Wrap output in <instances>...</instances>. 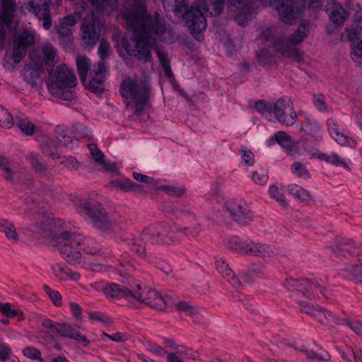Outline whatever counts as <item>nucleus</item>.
Returning a JSON list of instances; mask_svg holds the SVG:
<instances>
[{
    "label": "nucleus",
    "instance_id": "obj_1",
    "mask_svg": "<svg viewBox=\"0 0 362 362\" xmlns=\"http://www.w3.org/2000/svg\"><path fill=\"white\" fill-rule=\"evenodd\" d=\"M129 6H124L122 13L126 20L129 30L132 31V41L134 45L123 37L121 47L129 56L136 57L139 60L147 62L151 59V50L155 45L156 38L168 41L172 35L171 30L165 26L164 21L155 13L153 16L148 15L146 11V0H127ZM164 10L170 18V12L174 14L173 22H180L185 18V24L191 33L199 40L200 34L207 26L206 15L209 13L212 16H218L223 8L217 14H213L212 7L209 1L197 0L187 10V0H160ZM225 6V4L223 5ZM224 7V6H223Z\"/></svg>",
    "mask_w": 362,
    "mask_h": 362
},
{
    "label": "nucleus",
    "instance_id": "obj_2",
    "mask_svg": "<svg viewBox=\"0 0 362 362\" xmlns=\"http://www.w3.org/2000/svg\"><path fill=\"white\" fill-rule=\"evenodd\" d=\"M229 3L240 9L235 21L243 26L252 14V4L259 1L265 6L273 7L278 11L281 21L286 24L293 23L300 13V10L293 0H228Z\"/></svg>",
    "mask_w": 362,
    "mask_h": 362
},
{
    "label": "nucleus",
    "instance_id": "obj_3",
    "mask_svg": "<svg viewBox=\"0 0 362 362\" xmlns=\"http://www.w3.org/2000/svg\"><path fill=\"white\" fill-rule=\"evenodd\" d=\"M277 34L281 36L276 38L274 41L273 47L276 53L283 57L297 58L298 53L296 46L302 42L307 37L308 33L305 26L300 25L290 37L286 38L283 36L284 29L282 27L267 28L262 32L259 39L262 41L269 40Z\"/></svg>",
    "mask_w": 362,
    "mask_h": 362
},
{
    "label": "nucleus",
    "instance_id": "obj_4",
    "mask_svg": "<svg viewBox=\"0 0 362 362\" xmlns=\"http://www.w3.org/2000/svg\"><path fill=\"white\" fill-rule=\"evenodd\" d=\"M120 93L128 100L127 107L139 115L148 103L151 86L146 80L129 77L122 82Z\"/></svg>",
    "mask_w": 362,
    "mask_h": 362
},
{
    "label": "nucleus",
    "instance_id": "obj_5",
    "mask_svg": "<svg viewBox=\"0 0 362 362\" xmlns=\"http://www.w3.org/2000/svg\"><path fill=\"white\" fill-rule=\"evenodd\" d=\"M78 73L81 82L93 93L99 94L103 90V84L109 75V71L105 62L95 64L90 71V79L87 82V74L90 67V59L85 56H78L76 60Z\"/></svg>",
    "mask_w": 362,
    "mask_h": 362
},
{
    "label": "nucleus",
    "instance_id": "obj_6",
    "mask_svg": "<svg viewBox=\"0 0 362 362\" xmlns=\"http://www.w3.org/2000/svg\"><path fill=\"white\" fill-rule=\"evenodd\" d=\"M83 237L71 232H63L56 235L54 243L62 257L68 262L78 264L82 256Z\"/></svg>",
    "mask_w": 362,
    "mask_h": 362
},
{
    "label": "nucleus",
    "instance_id": "obj_7",
    "mask_svg": "<svg viewBox=\"0 0 362 362\" xmlns=\"http://www.w3.org/2000/svg\"><path fill=\"white\" fill-rule=\"evenodd\" d=\"M77 80L73 70L66 65L57 67L54 78L47 82L49 92L59 98L70 100L71 93L68 90L76 86Z\"/></svg>",
    "mask_w": 362,
    "mask_h": 362
},
{
    "label": "nucleus",
    "instance_id": "obj_8",
    "mask_svg": "<svg viewBox=\"0 0 362 362\" xmlns=\"http://www.w3.org/2000/svg\"><path fill=\"white\" fill-rule=\"evenodd\" d=\"M228 245L234 250L252 256L272 257L276 254V250L270 245L255 243L250 240L241 242L236 237L231 238Z\"/></svg>",
    "mask_w": 362,
    "mask_h": 362
},
{
    "label": "nucleus",
    "instance_id": "obj_9",
    "mask_svg": "<svg viewBox=\"0 0 362 362\" xmlns=\"http://www.w3.org/2000/svg\"><path fill=\"white\" fill-rule=\"evenodd\" d=\"M354 24V28L348 26L346 28L341 37L352 43L351 57L357 66L362 67V41H358L362 37V16L357 14Z\"/></svg>",
    "mask_w": 362,
    "mask_h": 362
},
{
    "label": "nucleus",
    "instance_id": "obj_10",
    "mask_svg": "<svg viewBox=\"0 0 362 362\" xmlns=\"http://www.w3.org/2000/svg\"><path fill=\"white\" fill-rule=\"evenodd\" d=\"M78 210L82 216L88 218L93 226L99 230H106L111 226L105 212L98 204L85 201L80 205Z\"/></svg>",
    "mask_w": 362,
    "mask_h": 362
},
{
    "label": "nucleus",
    "instance_id": "obj_11",
    "mask_svg": "<svg viewBox=\"0 0 362 362\" xmlns=\"http://www.w3.org/2000/svg\"><path fill=\"white\" fill-rule=\"evenodd\" d=\"M132 301L143 303L157 310H163L168 303V300L157 291L139 285L134 288Z\"/></svg>",
    "mask_w": 362,
    "mask_h": 362
},
{
    "label": "nucleus",
    "instance_id": "obj_12",
    "mask_svg": "<svg viewBox=\"0 0 362 362\" xmlns=\"http://www.w3.org/2000/svg\"><path fill=\"white\" fill-rule=\"evenodd\" d=\"M272 113L277 121L283 125L292 126L297 119L291 100L286 97L279 98L273 103Z\"/></svg>",
    "mask_w": 362,
    "mask_h": 362
},
{
    "label": "nucleus",
    "instance_id": "obj_13",
    "mask_svg": "<svg viewBox=\"0 0 362 362\" xmlns=\"http://www.w3.org/2000/svg\"><path fill=\"white\" fill-rule=\"evenodd\" d=\"M35 41V33L30 29L16 30L13 39V59L16 63L20 62L26 54L28 47Z\"/></svg>",
    "mask_w": 362,
    "mask_h": 362
},
{
    "label": "nucleus",
    "instance_id": "obj_14",
    "mask_svg": "<svg viewBox=\"0 0 362 362\" xmlns=\"http://www.w3.org/2000/svg\"><path fill=\"white\" fill-rule=\"evenodd\" d=\"M2 10L0 11V49L4 45V35L6 29H16L17 22L13 17L15 0H1Z\"/></svg>",
    "mask_w": 362,
    "mask_h": 362
},
{
    "label": "nucleus",
    "instance_id": "obj_15",
    "mask_svg": "<svg viewBox=\"0 0 362 362\" xmlns=\"http://www.w3.org/2000/svg\"><path fill=\"white\" fill-rule=\"evenodd\" d=\"M226 208L234 221L247 224L252 218V213L246 204H240L234 200L226 203Z\"/></svg>",
    "mask_w": 362,
    "mask_h": 362
},
{
    "label": "nucleus",
    "instance_id": "obj_16",
    "mask_svg": "<svg viewBox=\"0 0 362 362\" xmlns=\"http://www.w3.org/2000/svg\"><path fill=\"white\" fill-rule=\"evenodd\" d=\"M29 6L38 19L44 21L43 28L46 30L49 29L52 26V20L48 2L46 0H30Z\"/></svg>",
    "mask_w": 362,
    "mask_h": 362
},
{
    "label": "nucleus",
    "instance_id": "obj_17",
    "mask_svg": "<svg viewBox=\"0 0 362 362\" xmlns=\"http://www.w3.org/2000/svg\"><path fill=\"white\" fill-rule=\"evenodd\" d=\"M326 12L330 21L337 25H342L349 16L347 11L336 0L327 1Z\"/></svg>",
    "mask_w": 362,
    "mask_h": 362
},
{
    "label": "nucleus",
    "instance_id": "obj_18",
    "mask_svg": "<svg viewBox=\"0 0 362 362\" xmlns=\"http://www.w3.org/2000/svg\"><path fill=\"white\" fill-rule=\"evenodd\" d=\"M327 124L330 136L338 144L350 147L356 146V143L353 139L340 132L339 124L335 119L332 118L329 119Z\"/></svg>",
    "mask_w": 362,
    "mask_h": 362
},
{
    "label": "nucleus",
    "instance_id": "obj_19",
    "mask_svg": "<svg viewBox=\"0 0 362 362\" xmlns=\"http://www.w3.org/2000/svg\"><path fill=\"white\" fill-rule=\"evenodd\" d=\"M307 120L305 123H297L296 129L305 136H310L315 141L320 140L323 134L321 126L313 119L308 118Z\"/></svg>",
    "mask_w": 362,
    "mask_h": 362
},
{
    "label": "nucleus",
    "instance_id": "obj_20",
    "mask_svg": "<svg viewBox=\"0 0 362 362\" xmlns=\"http://www.w3.org/2000/svg\"><path fill=\"white\" fill-rule=\"evenodd\" d=\"M289 285L297 287L298 290H301L305 295L319 297L318 291L322 295H325L322 291V286L318 282H310L308 279L296 281L291 279L287 282Z\"/></svg>",
    "mask_w": 362,
    "mask_h": 362
},
{
    "label": "nucleus",
    "instance_id": "obj_21",
    "mask_svg": "<svg viewBox=\"0 0 362 362\" xmlns=\"http://www.w3.org/2000/svg\"><path fill=\"white\" fill-rule=\"evenodd\" d=\"M316 157L336 167L341 168L348 171L351 170L352 163L349 158H344L338 155L337 153L331 152L330 153H318Z\"/></svg>",
    "mask_w": 362,
    "mask_h": 362
},
{
    "label": "nucleus",
    "instance_id": "obj_22",
    "mask_svg": "<svg viewBox=\"0 0 362 362\" xmlns=\"http://www.w3.org/2000/svg\"><path fill=\"white\" fill-rule=\"evenodd\" d=\"M134 288L128 289L119 284L112 283L104 288V293L107 298H125L132 301Z\"/></svg>",
    "mask_w": 362,
    "mask_h": 362
},
{
    "label": "nucleus",
    "instance_id": "obj_23",
    "mask_svg": "<svg viewBox=\"0 0 362 362\" xmlns=\"http://www.w3.org/2000/svg\"><path fill=\"white\" fill-rule=\"evenodd\" d=\"M56 332L62 337H68L79 342H87L86 337L81 334L76 327L69 324L59 323L57 326Z\"/></svg>",
    "mask_w": 362,
    "mask_h": 362
},
{
    "label": "nucleus",
    "instance_id": "obj_24",
    "mask_svg": "<svg viewBox=\"0 0 362 362\" xmlns=\"http://www.w3.org/2000/svg\"><path fill=\"white\" fill-rule=\"evenodd\" d=\"M52 269L54 275L60 280L72 279L76 281L80 277L79 274L71 271L69 268L63 264H56Z\"/></svg>",
    "mask_w": 362,
    "mask_h": 362
},
{
    "label": "nucleus",
    "instance_id": "obj_25",
    "mask_svg": "<svg viewBox=\"0 0 362 362\" xmlns=\"http://www.w3.org/2000/svg\"><path fill=\"white\" fill-rule=\"evenodd\" d=\"M59 131H60L57 138L59 142L64 146L72 148L77 141L74 129L70 130L67 128H62L59 129Z\"/></svg>",
    "mask_w": 362,
    "mask_h": 362
},
{
    "label": "nucleus",
    "instance_id": "obj_26",
    "mask_svg": "<svg viewBox=\"0 0 362 362\" xmlns=\"http://www.w3.org/2000/svg\"><path fill=\"white\" fill-rule=\"evenodd\" d=\"M41 71L42 69L38 66H25L23 71V77L28 83L34 86L40 77Z\"/></svg>",
    "mask_w": 362,
    "mask_h": 362
},
{
    "label": "nucleus",
    "instance_id": "obj_27",
    "mask_svg": "<svg viewBox=\"0 0 362 362\" xmlns=\"http://www.w3.org/2000/svg\"><path fill=\"white\" fill-rule=\"evenodd\" d=\"M276 143L287 153H292L293 148V141L285 132H278L276 133Z\"/></svg>",
    "mask_w": 362,
    "mask_h": 362
},
{
    "label": "nucleus",
    "instance_id": "obj_28",
    "mask_svg": "<svg viewBox=\"0 0 362 362\" xmlns=\"http://www.w3.org/2000/svg\"><path fill=\"white\" fill-rule=\"evenodd\" d=\"M0 169L3 176L8 181L13 182L21 181V177L17 172L11 170L7 160L4 157L0 156Z\"/></svg>",
    "mask_w": 362,
    "mask_h": 362
},
{
    "label": "nucleus",
    "instance_id": "obj_29",
    "mask_svg": "<svg viewBox=\"0 0 362 362\" xmlns=\"http://www.w3.org/2000/svg\"><path fill=\"white\" fill-rule=\"evenodd\" d=\"M341 358L346 362H352L354 358L356 362H362V351L358 350L354 352L351 347H345V349H337Z\"/></svg>",
    "mask_w": 362,
    "mask_h": 362
},
{
    "label": "nucleus",
    "instance_id": "obj_30",
    "mask_svg": "<svg viewBox=\"0 0 362 362\" xmlns=\"http://www.w3.org/2000/svg\"><path fill=\"white\" fill-rule=\"evenodd\" d=\"M112 187L123 191L136 190L139 185L128 178L123 177L111 182Z\"/></svg>",
    "mask_w": 362,
    "mask_h": 362
},
{
    "label": "nucleus",
    "instance_id": "obj_31",
    "mask_svg": "<svg viewBox=\"0 0 362 362\" xmlns=\"http://www.w3.org/2000/svg\"><path fill=\"white\" fill-rule=\"evenodd\" d=\"M42 54L45 63L49 66H53L58 60L56 50L50 45L43 46Z\"/></svg>",
    "mask_w": 362,
    "mask_h": 362
},
{
    "label": "nucleus",
    "instance_id": "obj_32",
    "mask_svg": "<svg viewBox=\"0 0 362 362\" xmlns=\"http://www.w3.org/2000/svg\"><path fill=\"white\" fill-rule=\"evenodd\" d=\"M290 194L302 201H307L310 199L309 192L296 184H291L288 186Z\"/></svg>",
    "mask_w": 362,
    "mask_h": 362
},
{
    "label": "nucleus",
    "instance_id": "obj_33",
    "mask_svg": "<svg viewBox=\"0 0 362 362\" xmlns=\"http://www.w3.org/2000/svg\"><path fill=\"white\" fill-rule=\"evenodd\" d=\"M0 311L7 317L13 318L16 317H22L23 313L21 310L13 306L11 303H0Z\"/></svg>",
    "mask_w": 362,
    "mask_h": 362
},
{
    "label": "nucleus",
    "instance_id": "obj_34",
    "mask_svg": "<svg viewBox=\"0 0 362 362\" xmlns=\"http://www.w3.org/2000/svg\"><path fill=\"white\" fill-rule=\"evenodd\" d=\"M100 250V245L93 239L84 238L82 240V251L86 254L95 255Z\"/></svg>",
    "mask_w": 362,
    "mask_h": 362
},
{
    "label": "nucleus",
    "instance_id": "obj_35",
    "mask_svg": "<svg viewBox=\"0 0 362 362\" xmlns=\"http://www.w3.org/2000/svg\"><path fill=\"white\" fill-rule=\"evenodd\" d=\"M273 103H268L264 100H259L255 104V110L264 117H267L272 113Z\"/></svg>",
    "mask_w": 362,
    "mask_h": 362
},
{
    "label": "nucleus",
    "instance_id": "obj_36",
    "mask_svg": "<svg viewBox=\"0 0 362 362\" xmlns=\"http://www.w3.org/2000/svg\"><path fill=\"white\" fill-rule=\"evenodd\" d=\"M157 55L160 63L163 66V71H165V76L171 78L173 74L170 70V62L167 53L163 50L157 49Z\"/></svg>",
    "mask_w": 362,
    "mask_h": 362
},
{
    "label": "nucleus",
    "instance_id": "obj_37",
    "mask_svg": "<svg viewBox=\"0 0 362 362\" xmlns=\"http://www.w3.org/2000/svg\"><path fill=\"white\" fill-rule=\"evenodd\" d=\"M0 230L5 233L6 236L13 240L17 238V233L14 226L6 220H0Z\"/></svg>",
    "mask_w": 362,
    "mask_h": 362
},
{
    "label": "nucleus",
    "instance_id": "obj_38",
    "mask_svg": "<svg viewBox=\"0 0 362 362\" xmlns=\"http://www.w3.org/2000/svg\"><path fill=\"white\" fill-rule=\"evenodd\" d=\"M89 151L96 163L101 164L103 168L106 170H110L111 168L103 160V153L99 150L97 146L94 144H90L88 146Z\"/></svg>",
    "mask_w": 362,
    "mask_h": 362
},
{
    "label": "nucleus",
    "instance_id": "obj_39",
    "mask_svg": "<svg viewBox=\"0 0 362 362\" xmlns=\"http://www.w3.org/2000/svg\"><path fill=\"white\" fill-rule=\"evenodd\" d=\"M291 169L292 173L298 177L303 179H308L310 177V173L303 163L296 162L291 165Z\"/></svg>",
    "mask_w": 362,
    "mask_h": 362
},
{
    "label": "nucleus",
    "instance_id": "obj_40",
    "mask_svg": "<svg viewBox=\"0 0 362 362\" xmlns=\"http://www.w3.org/2000/svg\"><path fill=\"white\" fill-rule=\"evenodd\" d=\"M13 119L11 114L0 105V126L4 128L9 129L13 127Z\"/></svg>",
    "mask_w": 362,
    "mask_h": 362
},
{
    "label": "nucleus",
    "instance_id": "obj_41",
    "mask_svg": "<svg viewBox=\"0 0 362 362\" xmlns=\"http://www.w3.org/2000/svg\"><path fill=\"white\" fill-rule=\"evenodd\" d=\"M17 126L25 135H32L34 133L35 127L33 122L27 119H20L16 121Z\"/></svg>",
    "mask_w": 362,
    "mask_h": 362
},
{
    "label": "nucleus",
    "instance_id": "obj_42",
    "mask_svg": "<svg viewBox=\"0 0 362 362\" xmlns=\"http://www.w3.org/2000/svg\"><path fill=\"white\" fill-rule=\"evenodd\" d=\"M314 317L322 324H328L333 319V316L329 311L326 310L320 306L317 307V310L315 312Z\"/></svg>",
    "mask_w": 362,
    "mask_h": 362
},
{
    "label": "nucleus",
    "instance_id": "obj_43",
    "mask_svg": "<svg viewBox=\"0 0 362 362\" xmlns=\"http://www.w3.org/2000/svg\"><path fill=\"white\" fill-rule=\"evenodd\" d=\"M22 354L30 359L37 360L38 362H44L40 351L35 347L27 346L22 350Z\"/></svg>",
    "mask_w": 362,
    "mask_h": 362
},
{
    "label": "nucleus",
    "instance_id": "obj_44",
    "mask_svg": "<svg viewBox=\"0 0 362 362\" xmlns=\"http://www.w3.org/2000/svg\"><path fill=\"white\" fill-rule=\"evenodd\" d=\"M28 160L35 171L41 172L45 168V164L42 161V158L38 153H30L29 154Z\"/></svg>",
    "mask_w": 362,
    "mask_h": 362
},
{
    "label": "nucleus",
    "instance_id": "obj_45",
    "mask_svg": "<svg viewBox=\"0 0 362 362\" xmlns=\"http://www.w3.org/2000/svg\"><path fill=\"white\" fill-rule=\"evenodd\" d=\"M314 106L318 111L326 113L329 112L327 104L325 101V96L322 95H314L313 98Z\"/></svg>",
    "mask_w": 362,
    "mask_h": 362
},
{
    "label": "nucleus",
    "instance_id": "obj_46",
    "mask_svg": "<svg viewBox=\"0 0 362 362\" xmlns=\"http://www.w3.org/2000/svg\"><path fill=\"white\" fill-rule=\"evenodd\" d=\"M268 192L270 197L274 199L281 205L286 206L287 204L284 195L279 192V189L275 185H271L269 187Z\"/></svg>",
    "mask_w": 362,
    "mask_h": 362
},
{
    "label": "nucleus",
    "instance_id": "obj_47",
    "mask_svg": "<svg viewBox=\"0 0 362 362\" xmlns=\"http://www.w3.org/2000/svg\"><path fill=\"white\" fill-rule=\"evenodd\" d=\"M144 346L147 351L153 353L156 356H163L165 354V351L161 346L151 341H146L144 343Z\"/></svg>",
    "mask_w": 362,
    "mask_h": 362
},
{
    "label": "nucleus",
    "instance_id": "obj_48",
    "mask_svg": "<svg viewBox=\"0 0 362 362\" xmlns=\"http://www.w3.org/2000/svg\"><path fill=\"white\" fill-rule=\"evenodd\" d=\"M216 268L218 272L224 276H227L228 279L233 276L232 270L228 267V265L223 259L216 261Z\"/></svg>",
    "mask_w": 362,
    "mask_h": 362
},
{
    "label": "nucleus",
    "instance_id": "obj_49",
    "mask_svg": "<svg viewBox=\"0 0 362 362\" xmlns=\"http://www.w3.org/2000/svg\"><path fill=\"white\" fill-rule=\"evenodd\" d=\"M252 180L258 185H264L268 180V175L263 169L254 171L252 174Z\"/></svg>",
    "mask_w": 362,
    "mask_h": 362
},
{
    "label": "nucleus",
    "instance_id": "obj_50",
    "mask_svg": "<svg viewBox=\"0 0 362 362\" xmlns=\"http://www.w3.org/2000/svg\"><path fill=\"white\" fill-rule=\"evenodd\" d=\"M259 267L257 265H252L249 269L247 273L243 275L242 278L246 283H251L255 277L259 276Z\"/></svg>",
    "mask_w": 362,
    "mask_h": 362
},
{
    "label": "nucleus",
    "instance_id": "obj_51",
    "mask_svg": "<svg viewBox=\"0 0 362 362\" xmlns=\"http://www.w3.org/2000/svg\"><path fill=\"white\" fill-rule=\"evenodd\" d=\"M74 131L77 141L81 138H88L91 136V132L83 124H77L75 126Z\"/></svg>",
    "mask_w": 362,
    "mask_h": 362
},
{
    "label": "nucleus",
    "instance_id": "obj_52",
    "mask_svg": "<svg viewBox=\"0 0 362 362\" xmlns=\"http://www.w3.org/2000/svg\"><path fill=\"white\" fill-rule=\"evenodd\" d=\"M45 291L46 293L49 296L50 299L52 300L53 303L56 306H59L62 304V297L60 293L54 290H52L47 286H45Z\"/></svg>",
    "mask_w": 362,
    "mask_h": 362
},
{
    "label": "nucleus",
    "instance_id": "obj_53",
    "mask_svg": "<svg viewBox=\"0 0 362 362\" xmlns=\"http://www.w3.org/2000/svg\"><path fill=\"white\" fill-rule=\"evenodd\" d=\"M305 352L308 358L312 361H328L329 359V355L326 351L320 354H317L313 351H305Z\"/></svg>",
    "mask_w": 362,
    "mask_h": 362
},
{
    "label": "nucleus",
    "instance_id": "obj_54",
    "mask_svg": "<svg viewBox=\"0 0 362 362\" xmlns=\"http://www.w3.org/2000/svg\"><path fill=\"white\" fill-rule=\"evenodd\" d=\"M61 163L69 170H76L79 165L76 158L71 156L64 157Z\"/></svg>",
    "mask_w": 362,
    "mask_h": 362
},
{
    "label": "nucleus",
    "instance_id": "obj_55",
    "mask_svg": "<svg viewBox=\"0 0 362 362\" xmlns=\"http://www.w3.org/2000/svg\"><path fill=\"white\" fill-rule=\"evenodd\" d=\"M110 47L107 42L102 40L98 47V54L100 59H105L110 54Z\"/></svg>",
    "mask_w": 362,
    "mask_h": 362
},
{
    "label": "nucleus",
    "instance_id": "obj_56",
    "mask_svg": "<svg viewBox=\"0 0 362 362\" xmlns=\"http://www.w3.org/2000/svg\"><path fill=\"white\" fill-rule=\"evenodd\" d=\"M240 155L243 161L247 165H252L255 160V156L250 150L242 149L240 151Z\"/></svg>",
    "mask_w": 362,
    "mask_h": 362
},
{
    "label": "nucleus",
    "instance_id": "obj_57",
    "mask_svg": "<svg viewBox=\"0 0 362 362\" xmlns=\"http://www.w3.org/2000/svg\"><path fill=\"white\" fill-rule=\"evenodd\" d=\"M11 347L6 343H3L0 344V360L2 361H6L11 356Z\"/></svg>",
    "mask_w": 362,
    "mask_h": 362
},
{
    "label": "nucleus",
    "instance_id": "obj_58",
    "mask_svg": "<svg viewBox=\"0 0 362 362\" xmlns=\"http://www.w3.org/2000/svg\"><path fill=\"white\" fill-rule=\"evenodd\" d=\"M101 338L103 340H105L106 338H107V339H109L113 341H115V342L123 341L126 339L125 335L120 332H117V333H115L112 334H108L107 333L103 332L101 334Z\"/></svg>",
    "mask_w": 362,
    "mask_h": 362
},
{
    "label": "nucleus",
    "instance_id": "obj_59",
    "mask_svg": "<svg viewBox=\"0 0 362 362\" xmlns=\"http://www.w3.org/2000/svg\"><path fill=\"white\" fill-rule=\"evenodd\" d=\"M131 248L140 257L143 256L145 253V247L140 240H134L131 243Z\"/></svg>",
    "mask_w": 362,
    "mask_h": 362
},
{
    "label": "nucleus",
    "instance_id": "obj_60",
    "mask_svg": "<svg viewBox=\"0 0 362 362\" xmlns=\"http://www.w3.org/2000/svg\"><path fill=\"white\" fill-rule=\"evenodd\" d=\"M177 308L180 311L184 312L189 315L192 314L194 312V309L187 302L185 301L179 302L177 304Z\"/></svg>",
    "mask_w": 362,
    "mask_h": 362
},
{
    "label": "nucleus",
    "instance_id": "obj_61",
    "mask_svg": "<svg viewBox=\"0 0 362 362\" xmlns=\"http://www.w3.org/2000/svg\"><path fill=\"white\" fill-rule=\"evenodd\" d=\"M300 305H301L303 311H304L305 313H307L310 315H312L313 317L315 316V313L317 310V307H318V306H314L313 305H310L305 302L302 303L300 304Z\"/></svg>",
    "mask_w": 362,
    "mask_h": 362
},
{
    "label": "nucleus",
    "instance_id": "obj_62",
    "mask_svg": "<svg viewBox=\"0 0 362 362\" xmlns=\"http://www.w3.org/2000/svg\"><path fill=\"white\" fill-rule=\"evenodd\" d=\"M181 349H178L175 353H173L170 354H168L167 356V359L168 362H184L182 361V354H181L180 351Z\"/></svg>",
    "mask_w": 362,
    "mask_h": 362
},
{
    "label": "nucleus",
    "instance_id": "obj_63",
    "mask_svg": "<svg viewBox=\"0 0 362 362\" xmlns=\"http://www.w3.org/2000/svg\"><path fill=\"white\" fill-rule=\"evenodd\" d=\"M347 326L356 334L362 335V323L356 321H349Z\"/></svg>",
    "mask_w": 362,
    "mask_h": 362
},
{
    "label": "nucleus",
    "instance_id": "obj_64",
    "mask_svg": "<svg viewBox=\"0 0 362 362\" xmlns=\"http://www.w3.org/2000/svg\"><path fill=\"white\" fill-rule=\"evenodd\" d=\"M133 177L138 182L145 183H151L153 181V178L136 172L133 173Z\"/></svg>",
    "mask_w": 362,
    "mask_h": 362
}]
</instances>
